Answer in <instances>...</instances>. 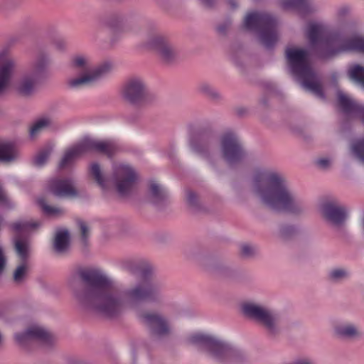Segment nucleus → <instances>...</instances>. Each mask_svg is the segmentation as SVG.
I'll list each match as a JSON object with an SVG mask.
<instances>
[{
	"label": "nucleus",
	"mask_w": 364,
	"mask_h": 364,
	"mask_svg": "<svg viewBox=\"0 0 364 364\" xmlns=\"http://www.w3.org/2000/svg\"><path fill=\"white\" fill-rule=\"evenodd\" d=\"M149 46L156 50L165 62H170L175 57L173 47L161 36L151 38L149 41Z\"/></svg>",
	"instance_id": "412c9836"
},
{
	"label": "nucleus",
	"mask_w": 364,
	"mask_h": 364,
	"mask_svg": "<svg viewBox=\"0 0 364 364\" xmlns=\"http://www.w3.org/2000/svg\"><path fill=\"white\" fill-rule=\"evenodd\" d=\"M200 90L203 93L208 95L213 99H218L220 97V93L213 87L208 84H203L200 87Z\"/></svg>",
	"instance_id": "72a5a7b5"
},
{
	"label": "nucleus",
	"mask_w": 364,
	"mask_h": 364,
	"mask_svg": "<svg viewBox=\"0 0 364 364\" xmlns=\"http://www.w3.org/2000/svg\"><path fill=\"white\" fill-rule=\"evenodd\" d=\"M223 157L230 164L240 161L244 151L237 136L231 131L224 133L220 139Z\"/></svg>",
	"instance_id": "ddd939ff"
},
{
	"label": "nucleus",
	"mask_w": 364,
	"mask_h": 364,
	"mask_svg": "<svg viewBox=\"0 0 364 364\" xmlns=\"http://www.w3.org/2000/svg\"><path fill=\"white\" fill-rule=\"evenodd\" d=\"M15 339L22 346H26L33 341H39L43 344L49 345L53 341V336L43 326L35 324L22 333H16Z\"/></svg>",
	"instance_id": "4468645a"
},
{
	"label": "nucleus",
	"mask_w": 364,
	"mask_h": 364,
	"mask_svg": "<svg viewBox=\"0 0 364 364\" xmlns=\"http://www.w3.org/2000/svg\"><path fill=\"white\" fill-rule=\"evenodd\" d=\"M353 154L364 164V139H358L351 146Z\"/></svg>",
	"instance_id": "2f4dec72"
},
{
	"label": "nucleus",
	"mask_w": 364,
	"mask_h": 364,
	"mask_svg": "<svg viewBox=\"0 0 364 364\" xmlns=\"http://www.w3.org/2000/svg\"><path fill=\"white\" fill-rule=\"evenodd\" d=\"M92 150L110 157L118 150V147L115 142L111 140L99 141L85 139L67 149L59 164L60 168H63L70 166L82 155Z\"/></svg>",
	"instance_id": "1a4fd4ad"
},
{
	"label": "nucleus",
	"mask_w": 364,
	"mask_h": 364,
	"mask_svg": "<svg viewBox=\"0 0 364 364\" xmlns=\"http://www.w3.org/2000/svg\"><path fill=\"white\" fill-rule=\"evenodd\" d=\"M37 202L43 213L46 215L56 217L62 215L65 213V210L62 208L49 205L43 198H38Z\"/></svg>",
	"instance_id": "bb28decb"
},
{
	"label": "nucleus",
	"mask_w": 364,
	"mask_h": 364,
	"mask_svg": "<svg viewBox=\"0 0 364 364\" xmlns=\"http://www.w3.org/2000/svg\"><path fill=\"white\" fill-rule=\"evenodd\" d=\"M0 203L6 208H11L14 205L11 198L0 186Z\"/></svg>",
	"instance_id": "c9c22d12"
},
{
	"label": "nucleus",
	"mask_w": 364,
	"mask_h": 364,
	"mask_svg": "<svg viewBox=\"0 0 364 364\" xmlns=\"http://www.w3.org/2000/svg\"><path fill=\"white\" fill-rule=\"evenodd\" d=\"M201 1L206 6H211L213 4V0H201Z\"/></svg>",
	"instance_id": "c03bdc74"
},
{
	"label": "nucleus",
	"mask_w": 364,
	"mask_h": 364,
	"mask_svg": "<svg viewBox=\"0 0 364 364\" xmlns=\"http://www.w3.org/2000/svg\"><path fill=\"white\" fill-rule=\"evenodd\" d=\"M280 6L286 10H294L302 18L315 11L310 0H281Z\"/></svg>",
	"instance_id": "aec40b11"
},
{
	"label": "nucleus",
	"mask_w": 364,
	"mask_h": 364,
	"mask_svg": "<svg viewBox=\"0 0 364 364\" xmlns=\"http://www.w3.org/2000/svg\"><path fill=\"white\" fill-rule=\"evenodd\" d=\"M139 318L146 325L154 336L161 337L168 335L171 327L163 316L154 313H138Z\"/></svg>",
	"instance_id": "a211bd4d"
},
{
	"label": "nucleus",
	"mask_w": 364,
	"mask_h": 364,
	"mask_svg": "<svg viewBox=\"0 0 364 364\" xmlns=\"http://www.w3.org/2000/svg\"><path fill=\"white\" fill-rule=\"evenodd\" d=\"M18 156V153L16 146L6 141H0V162L10 163Z\"/></svg>",
	"instance_id": "5701e85b"
},
{
	"label": "nucleus",
	"mask_w": 364,
	"mask_h": 364,
	"mask_svg": "<svg viewBox=\"0 0 364 364\" xmlns=\"http://www.w3.org/2000/svg\"><path fill=\"white\" fill-rule=\"evenodd\" d=\"M243 314L252 320L262 323L272 334L278 330L279 315L274 310L254 302H247L242 304Z\"/></svg>",
	"instance_id": "9b49d317"
},
{
	"label": "nucleus",
	"mask_w": 364,
	"mask_h": 364,
	"mask_svg": "<svg viewBox=\"0 0 364 364\" xmlns=\"http://www.w3.org/2000/svg\"><path fill=\"white\" fill-rule=\"evenodd\" d=\"M7 60H16L9 55V50L4 49L0 51V65L6 64Z\"/></svg>",
	"instance_id": "4c0bfd02"
},
{
	"label": "nucleus",
	"mask_w": 364,
	"mask_h": 364,
	"mask_svg": "<svg viewBox=\"0 0 364 364\" xmlns=\"http://www.w3.org/2000/svg\"><path fill=\"white\" fill-rule=\"evenodd\" d=\"M78 276L85 284L82 288L77 287L76 276L72 277L68 282L79 304L110 318L120 316L128 310H135L142 301H155L160 295L158 286L147 280L127 288L117 289L95 268L80 269Z\"/></svg>",
	"instance_id": "f257e3e1"
},
{
	"label": "nucleus",
	"mask_w": 364,
	"mask_h": 364,
	"mask_svg": "<svg viewBox=\"0 0 364 364\" xmlns=\"http://www.w3.org/2000/svg\"><path fill=\"white\" fill-rule=\"evenodd\" d=\"M48 190L58 198H75L79 196L75 183L71 178H53L49 181Z\"/></svg>",
	"instance_id": "f3484780"
},
{
	"label": "nucleus",
	"mask_w": 364,
	"mask_h": 364,
	"mask_svg": "<svg viewBox=\"0 0 364 364\" xmlns=\"http://www.w3.org/2000/svg\"><path fill=\"white\" fill-rule=\"evenodd\" d=\"M146 95V86L144 81L139 77L128 79L122 89V96L132 104L141 102Z\"/></svg>",
	"instance_id": "2eb2a0df"
},
{
	"label": "nucleus",
	"mask_w": 364,
	"mask_h": 364,
	"mask_svg": "<svg viewBox=\"0 0 364 364\" xmlns=\"http://www.w3.org/2000/svg\"><path fill=\"white\" fill-rule=\"evenodd\" d=\"M361 225H362V228H363V234L364 235V215L362 218Z\"/></svg>",
	"instance_id": "de8ad7c7"
},
{
	"label": "nucleus",
	"mask_w": 364,
	"mask_h": 364,
	"mask_svg": "<svg viewBox=\"0 0 364 364\" xmlns=\"http://www.w3.org/2000/svg\"><path fill=\"white\" fill-rule=\"evenodd\" d=\"M336 333L345 338H355L360 335L359 328L350 323H343L338 324L335 328Z\"/></svg>",
	"instance_id": "a878e982"
},
{
	"label": "nucleus",
	"mask_w": 364,
	"mask_h": 364,
	"mask_svg": "<svg viewBox=\"0 0 364 364\" xmlns=\"http://www.w3.org/2000/svg\"><path fill=\"white\" fill-rule=\"evenodd\" d=\"M196 195L193 191H188L186 193V199L188 203L191 205H194L196 203Z\"/></svg>",
	"instance_id": "a19ab883"
},
{
	"label": "nucleus",
	"mask_w": 364,
	"mask_h": 364,
	"mask_svg": "<svg viewBox=\"0 0 364 364\" xmlns=\"http://www.w3.org/2000/svg\"><path fill=\"white\" fill-rule=\"evenodd\" d=\"M321 212L326 220L337 228H342L348 218L347 208L333 201L323 203Z\"/></svg>",
	"instance_id": "dca6fc26"
},
{
	"label": "nucleus",
	"mask_w": 364,
	"mask_h": 364,
	"mask_svg": "<svg viewBox=\"0 0 364 364\" xmlns=\"http://www.w3.org/2000/svg\"><path fill=\"white\" fill-rule=\"evenodd\" d=\"M56 46L59 49H63L65 47V43L63 41L60 43H56Z\"/></svg>",
	"instance_id": "49530a36"
},
{
	"label": "nucleus",
	"mask_w": 364,
	"mask_h": 364,
	"mask_svg": "<svg viewBox=\"0 0 364 364\" xmlns=\"http://www.w3.org/2000/svg\"><path fill=\"white\" fill-rule=\"evenodd\" d=\"M70 245V235L68 230L62 229L56 232L53 247L57 253H63L69 247Z\"/></svg>",
	"instance_id": "393cba45"
},
{
	"label": "nucleus",
	"mask_w": 364,
	"mask_h": 364,
	"mask_svg": "<svg viewBox=\"0 0 364 364\" xmlns=\"http://www.w3.org/2000/svg\"><path fill=\"white\" fill-rule=\"evenodd\" d=\"M6 264V257L4 247L0 244V274L3 272Z\"/></svg>",
	"instance_id": "58836bf2"
},
{
	"label": "nucleus",
	"mask_w": 364,
	"mask_h": 364,
	"mask_svg": "<svg viewBox=\"0 0 364 364\" xmlns=\"http://www.w3.org/2000/svg\"><path fill=\"white\" fill-rule=\"evenodd\" d=\"M348 272L343 268H336L329 272V277L332 280L339 281L348 277Z\"/></svg>",
	"instance_id": "473e14b6"
},
{
	"label": "nucleus",
	"mask_w": 364,
	"mask_h": 364,
	"mask_svg": "<svg viewBox=\"0 0 364 364\" xmlns=\"http://www.w3.org/2000/svg\"><path fill=\"white\" fill-rule=\"evenodd\" d=\"M188 142L193 152L207 160L210 155L215 156L219 151V140L214 135L192 132L188 135Z\"/></svg>",
	"instance_id": "f8f14e48"
},
{
	"label": "nucleus",
	"mask_w": 364,
	"mask_h": 364,
	"mask_svg": "<svg viewBox=\"0 0 364 364\" xmlns=\"http://www.w3.org/2000/svg\"><path fill=\"white\" fill-rule=\"evenodd\" d=\"M53 144H49L42 149L34 158V164L38 167L43 166L47 162L50 155L53 151Z\"/></svg>",
	"instance_id": "c85d7f7f"
},
{
	"label": "nucleus",
	"mask_w": 364,
	"mask_h": 364,
	"mask_svg": "<svg viewBox=\"0 0 364 364\" xmlns=\"http://www.w3.org/2000/svg\"><path fill=\"white\" fill-rule=\"evenodd\" d=\"M78 224L80 228L82 240L83 242H85L89 236V229L83 221H80Z\"/></svg>",
	"instance_id": "e433bc0d"
},
{
	"label": "nucleus",
	"mask_w": 364,
	"mask_h": 364,
	"mask_svg": "<svg viewBox=\"0 0 364 364\" xmlns=\"http://www.w3.org/2000/svg\"><path fill=\"white\" fill-rule=\"evenodd\" d=\"M331 160L329 158L323 157L317 159L316 164L322 168H327L330 166Z\"/></svg>",
	"instance_id": "ea45409f"
},
{
	"label": "nucleus",
	"mask_w": 364,
	"mask_h": 364,
	"mask_svg": "<svg viewBox=\"0 0 364 364\" xmlns=\"http://www.w3.org/2000/svg\"><path fill=\"white\" fill-rule=\"evenodd\" d=\"M348 74L352 80L364 89V67L354 65L348 69Z\"/></svg>",
	"instance_id": "cd10ccee"
},
{
	"label": "nucleus",
	"mask_w": 364,
	"mask_h": 364,
	"mask_svg": "<svg viewBox=\"0 0 364 364\" xmlns=\"http://www.w3.org/2000/svg\"><path fill=\"white\" fill-rule=\"evenodd\" d=\"M338 102L344 113L358 117L364 124V105L355 102L341 90L337 92Z\"/></svg>",
	"instance_id": "6ab92c4d"
},
{
	"label": "nucleus",
	"mask_w": 364,
	"mask_h": 364,
	"mask_svg": "<svg viewBox=\"0 0 364 364\" xmlns=\"http://www.w3.org/2000/svg\"><path fill=\"white\" fill-rule=\"evenodd\" d=\"M250 189L262 204L272 210L294 215L306 210L304 200L289 188L284 176L273 168L255 169Z\"/></svg>",
	"instance_id": "7ed1b4c3"
},
{
	"label": "nucleus",
	"mask_w": 364,
	"mask_h": 364,
	"mask_svg": "<svg viewBox=\"0 0 364 364\" xmlns=\"http://www.w3.org/2000/svg\"><path fill=\"white\" fill-rule=\"evenodd\" d=\"M16 68V60H7L6 64L0 65V93L9 86Z\"/></svg>",
	"instance_id": "4be33fe9"
},
{
	"label": "nucleus",
	"mask_w": 364,
	"mask_h": 364,
	"mask_svg": "<svg viewBox=\"0 0 364 364\" xmlns=\"http://www.w3.org/2000/svg\"><path fill=\"white\" fill-rule=\"evenodd\" d=\"M287 364H316L315 360L307 355H299L293 358Z\"/></svg>",
	"instance_id": "f704fd0d"
},
{
	"label": "nucleus",
	"mask_w": 364,
	"mask_h": 364,
	"mask_svg": "<svg viewBox=\"0 0 364 364\" xmlns=\"http://www.w3.org/2000/svg\"><path fill=\"white\" fill-rule=\"evenodd\" d=\"M242 253L245 256H250L253 252V248L249 245H243L241 248Z\"/></svg>",
	"instance_id": "79ce46f5"
},
{
	"label": "nucleus",
	"mask_w": 364,
	"mask_h": 364,
	"mask_svg": "<svg viewBox=\"0 0 364 364\" xmlns=\"http://www.w3.org/2000/svg\"><path fill=\"white\" fill-rule=\"evenodd\" d=\"M306 37L309 48L288 46L285 55L290 73L304 88L316 97L324 99L319 79L314 72L309 57L311 52L323 59L330 58L343 52L356 51L364 53V36L350 34L346 31H332L323 23L310 22Z\"/></svg>",
	"instance_id": "f03ea898"
},
{
	"label": "nucleus",
	"mask_w": 364,
	"mask_h": 364,
	"mask_svg": "<svg viewBox=\"0 0 364 364\" xmlns=\"http://www.w3.org/2000/svg\"><path fill=\"white\" fill-rule=\"evenodd\" d=\"M218 30L220 31V32H223V29L220 27L218 28Z\"/></svg>",
	"instance_id": "09e8293b"
},
{
	"label": "nucleus",
	"mask_w": 364,
	"mask_h": 364,
	"mask_svg": "<svg viewBox=\"0 0 364 364\" xmlns=\"http://www.w3.org/2000/svg\"><path fill=\"white\" fill-rule=\"evenodd\" d=\"M51 122V120L49 117H43L42 118L38 119L33 126L30 129V136L31 138H34L43 129L48 127Z\"/></svg>",
	"instance_id": "7c9ffc66"
},
{
	"label": "nucleus",
	"mask_w": 364,
	"mask_h": 364,
	"mask_svg": "<svg viewBox=\"0 0 364 364\" xmlns=\"http://www.w3.org/2000/svg\"><path fill=\"white\" fill-rule=\"evenodd\" d=\"M189 341L200 346L215 362L223 364H237L247 360L246 354L225 341L209 333H193Z\"/></svg>",
	"instance_id": "39448f33"
},
{
	"label": "nucleus",
	"mask_w": 364,
	"mask_h": 364,
	"mask_svg": "<svg viewBox=\"0 0 364 364\" xmlns=\"http://www.w3.org/2000/svg\"><path fill=\"white\" fill-rule=\"evenodd\" d=\"M89 170L91 176L104 191L109 189L112 184L121 197L132 196L138 192L139 174L127 163H113L110 178L102 174L101 168L97 163L91 164Z\"/></svg>",
	"instance_id": "20e7f679"
},
{
	"label": "nucleus",
	"mask_w": 364,
	"mask_h": 364,
	"mask_svg": "<svg viewBox=\"0 0 364 364\" xmlns=\"http://www.w3.org/2000/svg\"><path fill=\"white\" fill-rule=\"evenodd\" d=\"M228 3L231 8L235 9L237 7V4L235 0H229Z\"/></svg>",
	"instance_id": "a18cd8bd"
},
{
	"label": "nucleus",
	"mask_w": 364,
	"mask_h": 364,
	"mask_svg": "<svg viewBox=\"0 0 364 364\" xmlns=\"http://www.w3.org/2000/svg\"><path fill=\"white\" fill-rule=\"evenodd\" d=\"M127 268L132 274H141L143 277H145L146 272L149 270L148 264L141 260L129 262L127 265Z\"/></svg>",
	"instance_id": "c756f323"
},
{
	"label": "nucleus",
	"mask_w": 364,
	"mask_h": 364,
	"mask_svg": "<svg viewBox=\"0 0 364 364\" xmlns=\"http://www.w3.org/2000/svg\"><path fill=\"white\" fill-rule=\"evenodd\" d=\"M41 226V223L40 222L27 220L16 222L11 226L13 230L16 233L14 238L15 250L21 260V263L14 272V280L17 283L21 282L26 275L28 268L27 261L31 252L28 240L22 237V236L29 234Z\"/></svg>",
	"instance_id": "0eeeda50"
},
{
	"label": "nucleus",
	"mask_w": 364,
	"mask_h": 364,
	"mask_svg": "<svg viewBox=\"0 0 364 364\" xmlns=\"http://www.w3.org/2000/svg\"><path fill=\"white\" fill-rule=\"evenodd\" d=\"M72 68L78 75L68 80L69 87L78 89L92 85L105 77L113 70V64L105 62L96 68L92 67L90 58L84 55H76L71 60Z\"/></svg>",
	"instance_id": "423d86ee"
},
{
	"label": "nucleus",
	"mask_w": 364,
	"mask_h": 364,
	"mask_svg": "<svg viewBox=\"0 0 364 364\" xmlns=\"http://www.w3.org/2000/svg\"><path fill=\"white\" fill-rule=\"evenodd\" d=\"M48 58L45 55L38 56L33 63L31 69L24 73L16 85L17 91L23 95H30L35 90L36 85L46 75Z\"/></svg>",
	"instance_id": "9d476101"
},
{
	"label": "nucleus",
	"mask_w": 364,
	"mask_h": 364,
	"mask_svg": "<svg viewBox=\"0 0 364 364\" xmlns=\"http://www.w3.org/2000/svg\"><path fill=\"white\" fill-rule=\"evenodd\" d=\"M168 196L166 190L154 181H151L148 186V197L156 205L159 204Z\"/></svg>",
	"instance_id": "b1692460"
},
{
	"label": "nucleus",
	"mask_w": 364,
	"mask_h": 364,
	"mask_svg": "<svg viewBox=\"0 0 364 364\" xmlns=\"http://www.w3.org/2000/svg\"><path fill=\"white\" fill-rule=\"evenodd\" d=\"M294 231V228L293 226H284L281 229V232L284 235H290Z\"/></svg>",
	"instance_id": "37998d69"
},
{
	"label": "nucleus",
	"mask_w": 364,
	"mask_h": 364,
	"mask_svg": "<svg viewBox=\"0 0 364 364\" xmlns=\"http://www.w3.org/2000/svg\"><path fill=\"white\" fill-rule=\"evenodd\" d=\"M244 26L249 31L258 32L261 43L267 48L273 47L278 41L277 20L267 13H249L244 19Z\"/></svg>",
	"instance_id": "6e6552de"
}]
</instances>
